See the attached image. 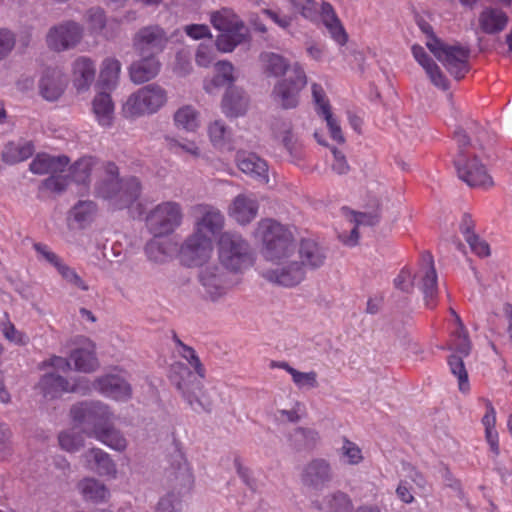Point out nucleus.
Wrapping results in <instances>:
<instances>
[{
  "label": "nucleus",
  "instance_id": "nucleus-1",
  "mask_svg": "<svg viewBox=\"0 0 512 512\" xmlns=\"http://www.w3.org/2000/svg\"><path fill=\"white\" fill-rule=\"evenodd\" d=\"M72 419L83 425L89 436L110 449L122 452L128 442L122 432L112 425L113 413L102 402H83L71 408Z\"/></svg>",
  "mask_w": 512,
  "mask_h": 512
},
{
  "label": "nucleus",
  "instance_id": "nucleus-2",
  "mask_svg": "<svg viewBox=\"0 0 512 512\" xmlns=\"http://www.w3.org/2000/svg\"><path fill=\"white\" fill-rule=\"evenodd\" d=\"M256 236L261 241V254L267 262L273 263L296 255L297 246L292 231L272 219L258 223Z\"/></svg>",
  "mask_w": 512,
  "mask_h": 512
},
{
  "label": "nucleus",
  "instance_id": "nucleus-3",
  "mask_svg": "<svg viewBox=\"0 0 512 512\" xmlns=\"http://www.w3.org/2000/svg\"><path fill=\"white\" fill-rule=\"evenodd\" d=\"M140 182L135 177L118 178V167L114 163L104 165V176L97 186L100 197L109 200L115 209H123L132 204L140 194Z\"/></svg>",
  "mask_w": 512,
  "mask_h": 512
},
{
  "label": "nucleus",
  "instance_id": "nucleus-4",
  "mask_svg": "<svg viewBox=\"0 0 512 512\" xmlns=\"http://www.w3.org/2000/svg\"><path fill=\"white\" fill-rule=\"evenodd\" d=\"M168 102L167 90L150 83L131 93L121 104V114L127 120H136L159 112Z\"/></svg>",
  "mask_w": 512,
  "mask_h": 512
},
{
  "label": "nucleus",
  "instance_id": "nucleus-5",
  "mask_svg": "<svg viewBox=\"0 0 512 512\" xmlns=\"http://www.w3.org/2000/svg\"><path fill=\"white\" fill-rule=\"evenodd\" d=\"M218 258L221 264L233 272H241L254 262L250 244L239 234L225 232L218 241Z\"/></svg>",
  "mask_w": 512,
  "mask_h": 512
},
{
  "label": "nucleus",
  "instance_id": "nucleus-6",
  "mask_svg": "<svg viewBox=\"0 0 512 512\" xmlns=\"http://www.w3.org/2000/svg\"><path fill=\"white\" fill-rule=\"evenodd\" d=\"M173 381L192 410L198 413L212 411L216 397L214 388L204 389L201 382L186 368L181 369L180 379L174 377Z\"/></svg>",
  "mask_w": 512,
  "mask_h": 512
},
{
  "label": "nucleus",
  "instance_id": "nucleus-7",
  "mask_svg": "<svg viewBox=\"0 0 512 512\" xmlns=\"http://www.w3.org/2000/svg\"><path fill=\"white\" fill-rule=\"evenodd\" d=\"M68 164L69 159L66 156L41 153L30 163V171L38 175L50 174L43 182L44 188L60 193L69 186L67 175H63Z\"/></svg>",
  "mask_w": 512,
  "mask_h": 512
},
{
  "label": "nucleus",
  "instance_id": "nucleus-8",
  "mask_svg": "<svg viewBox=\"0 0 512 512\" xmlns=\"http://www.w3.org/2000/svg\"><path fill=\"white\" fill-rule=\"evenodd\" d=\"M456 325L448 344V348L455 354L448 358V365L452 374L458 379L459 390L467 392L469 390L468 374L462 358L469 355L471 344L459 315H456Z\"/></svg>",
  "mask_w": 512,
  "mask_h": 512
},
{
  "label": "nucleus",
  "instance_id": "nucleus-9",
  "mask_svg": "<svg viewBox=\"0 0 512 512\" xmlns=\"http://www.w3.org/2000/svg\"><path fill=\"white\" fill-rule=\"evenodd\" d=\"M44 364L55 370V372L45 374L39 381L38 386L44 398L52 400L60 397L63 393L83 392L81 381L79 383H70L58 374V372L65 373L70 370V362L67 359L53 356Z\"/></svg>",
  "mask_w": 512,
  "mask_h": 512
},
{
  "label": "nucleus",
  "instance_id": "nucleus-10",
  "mask_svg": "<svg viewBox=\"0 0 512 512\" xmlns=\"http://www.w3.org/2000/svg\"><path fill=\"white\" fill-rule=\"evenodd\" d=\"M183 211L179 203L165 201L153 207L146 216V226L154 236H165L182 223Z\"/></svg>",
  "mask_w": 512,
  "mask_h": 512
},
{
  "label": "nucleus",
  "instance_id": "nucleus-11",
  "mask_svg": "<svg viewBox=\"0 0 512 512\" xmlns=\"http://www.w3.org/2000/svg\"><path fill=\"white\" fill-rule=\"evenodd\" d=\"M426 46L456 79L468 72L469 51L459 45H447L435 37H430Z\"/></svg>",
  "mask_w": 512,
  "mask_h": 512
},
{
  "label": "nucleus",
  "instance_id": "nucleus-12",
  "mask_svg": "<svg viewBox=\"0 0 512 512\" xmlns=\"http://www.w3.org/2000/svg\"><path fill=\"white\" fill-rule=\"evenodd\" d=\"M292 76L279 80L273 87L272 98L284 109L295 108L299 102L300 91L307 84V76L299 63L291 67Z\"/></svg>",
  "mask_w": 512,
  "mask_h": 512
},
{
  "label": "nucleus",
  "instance_id": "nucleus-13",
  "mask_svg": "<svg viewBox=\"0 0 512 512\" xmlns=\"http://www.w3.org/2000/svg\"><path fill=\"white\" fill-rule=\"evenodd\" d=\"M271 264V267L264 268L261 271V275L272 284L292 288L299 285L306 278L304 268L299 264L296 255Z\"/></svg>",
  "mask_w": 512,
  "mask_h": 512
},
{
  "label": "nucleus",
  "instance_id": "nucleus-14",
  "mask_svg": "<svg viewBox=\"0 0 512 512\" xmlns=\"http://www.w3.org/2000/svg\"><path fill=\"white\" fill-rule=\"evenodd\" d=\"M204 295L213 302L222 300L232 288L228 275L217 265L204 267L199 274Z\"/></svg>",
  "mask_w": 512,
  "mask_h": 512
},
{
  "label": "nucleus",
  "instance_id": "nucleus-15",
  "mask_svg": "<svg viewBox=\"0 0 512 512\" xmlns=\"http://www.w3.org/2000/svg\"><path fill=\"white\" fill-rule=\"evenodd\" d=\"M82 36V27L68 21L52 27L46 36V42L50 49L61 52L74 48L81 41Z\"/></svg>",
  "mask_w": 512,
  "mask_h": 512
},
{
  "label": "nucleus",
  "instance_id": "nucleus-16",
  "mask_svg": "<svg viewBox=\"0 0 512 512\" xmlns=\"http://www.w3.org/2000/svg\"><path fill=\"white\" fill-rule=\"evenodd\" d=\"M224 223V215L219 209L209 205H200L197 207V218L192 234L208 238L213 242L214 237L222 231Z\"/></svg>",
  "mask_w": 512,
  "mask_h": 512
},
{
  "label": "nucleus",
  "instance_id": "nucleus-17",
  "mask_svg": "<svg viewBox=\"0 0 512 512\" xmlns=\"http://www.w3.org/2000/svg\"><path fill=\"white\" fill-rule=\"evenodd\" d=\"M167 43L165 31L158 26H147L134 36L133 47L138 55H156L163 51Z\"/></svg>",
  "mask_w": 512,
  "mask_h": 512
},
{
  "label": "nucleus",
  "instance_id": "nucleus-18",
  "mask_svg": "<svg viewBox=\"0 0 512 512\" xmlns=\"http://www.w3.org/2000/svg\"><path fill=\"white\" fill-rule=\"evenodd\" d=\"M213 251V242L208 238H202L191 234L180 249L182 262L189 266H201L211 257Z\"/></svg>",
  "mask_w": 512,
  "mask_h": 512
},
{
  "label": "nucleus",
  "instance_id": "nucleus-19",
  "mask_svg": "<svg viewBox=\"0 0 512 512\" xmlns=\"http://www.w3.org/2000/svg\"><path fill=\"white\" fill-rule=\"evenodd\" d=\"M333 479V470L329 461L315 458L304 465L301 472V482L304 486L322 490Z\"/></svg>",
  "mask_w": 512,
  "mask_h": 512
},
{
  "label": "nucleus",
  "instance_id": "nucleus-20",
  "mask_svg": "<svg viewBox=\"0 0 512 512\" xmlns=\"http://www.w3.org/2000/svg\"><path fill=\"white\" fill-rule=\"evenodd\" d=\"M96 390L106 397L117 401H127L131 398L132 389L130 384L119 375H105L96 379L92 387L83 388V393Z\"/></svg>",
  "mask_w": 512,
  "mask_h": 512
},
{
  "label": "nucleus",
  "instance_id": "nucleus-21",
  "mask_svg": "<svg viewBox=\"0 0 512 512\" xmlns=\"http://www.w3.org/2000/svg\"><path fill=\"white\" fill-rule=\"evenodd\" d=\"M414 279H419V287L424 294L426 306L433 308L435 306V297L437 295V273L434 268L433 256L426 252L421 256V267Z\"/></svg>",
  "mask_w": 512,
  "mask_h": 512
},
{
  "label": "nucleus",
  "instance_id": "nucleus-22",
  "mask_svg": "<svg viewBox=\"0 0 512 512\" xmlns=\"http://www.w3.org/2000/svg\"><path fill=\"white\" fill-rule=\"evenodd\" d=\"M238 169L253 180L267 184L269 182V167L267 162L255 153L238 151L235 156Z\"/></svg>",
  "mask_w": 512,
  "mask_h": 512
},
{
  "label": "nucleus",
  "instance_id": "nucleus-23",
  "mask_svg": "<svg viewBox=\"0 0 512 512\" xmlns=\"http://www.w3.org/2000/svg\"><path fill=\"white\" fill-rule=\"evenodd\" d=\"M455 166L460 179L469 186L487 187L492 185V179L485 170V167L476 159L467 163L464 154H459L455 159Z\"/></svg>",
  "mask_w": 512,
  "mask_h": 512
},
{
  "label": "nucleus",
  "instance_id": "nucleus-24",
  "mask_svg": "<svg viewBox=\"0 0 512 512\" xmlns=\"http://www.w3.org/2000/svg\"><path fill=\"white\" fill-rule=\"evenodd\" d=\"M83 465L99 474L112 479L117 477V465L111 456L104 450L93 447L81 455Z\"/></svg>",
  "mask_w": 512,
  "mask_h": 512
},
{
  "label": "nucleus",
  "instance_id": "nucleus-25",
  "mask_svg": "<svg viewBox=\"0 0 512 512\" xmlns=\"http://www.w3.org/2000/svg\"><path fill=\"white\" fill-rule=\"evenodd\" d=\"M66 84L65 75L60 69L48 68L39 79V94L46 101H57L64 93Z\"/></svg>",
  "mask_w": 512,
  "mask_h": 512
},
{
  "label": "nucleus",
  "instance_id": "nucleus-26",
  "mask_svg": "<svg viewBox=\"0 0 512 512\" xmlns=\"http://www.w3.org/2000/svg\"><path fill=\"white\" fill-rule=\"evenodd\" d=\"M96 76L95 62L86 56L77 57L71 65V79L78 92L89 90Z\"/></svg>",
  "mask_w": 512,
  "mask_h": 512
},
{
  "label": "nucleus",
  "instance_id": "nucleus-27",
  "mask_svg": "<svg viewBox=\"0 0 512 512\" xmlns=\"http://www.w3.org/2000/svg\"><path fill=\"white\" fill-rule=\"evenodd\" d=\"M343 213L353 227L351 228L349 235L343 232L339 235V238L345 245L350 247H353L358 243L359 229L361 227L373 226L379 221V216L375 212H356L344 208Z\"/></svg>",
  "mask_w": 512,
  "mask_h": 512
},
{
  "label": "nucleus",
  "instance_id": "nucleus-28",
  "mask_svg": "<svg viewBox=\"0 0 512 512\" xmlns=\"http://www.w3.org/2000/svg\"><path fill=\"white\" fill-rule=\"evenodd\" d=\"M296 259L306 274L308 270L320 268L326 260V254L317 242L306 239L301 241L299 249L296 250Z\"/></svg>",
  "mask_w": 512,
  "mask_h": 512
},
{
  "label": "nucleus",
  "instance_id": "nucleus-29",
  "mask_svg": "<svg viewBox=\"0 0 512 512\" xmlns=\"http://www.w3.org/2000/svg\"><path fill=\"white\" fill-rule=\"evenodd\" d=\"M138 56L140 58L129 67V76L134 84H143L154 79L159 74L161 64L153 55Z\"/></svg>",
  "mask_w": 512,
  "mask_h": 512
},
{
  "label": "nucleus",
  "instance_id": "nucleus-30",
  "mask_svg": "<svg viewBox=\"0 0 512 512\" xmlns=\"http://www.w3.org/2000/svg\"><path fill=\"white\" fill-rule=\"evenodd\" d=\"M250 106L248 94L241 88L231 86L222 99V111L227 117L244 116Z\"/></svg>",
  "mask_w": 512,
  "mask_h": 512
},
{
  "label": "nucleus",
  "instance_id": "nucleus-31",
  "mask_svg": "<svg viewBox=\"0 0 512 512\" xmlns=\"http://www.w3.org/2000/svg\"><path fill=\"white\" fill-rule=\"evenodd\" d=\"M258 202L253 194H239L229 207V215L239 224L251 222L258 213Z\"/></svg>",
  "mask_w": 512,
  "mask_h": 512
},
{
  "label": "nucleus",
  "instance_id": "nucleus-32",
  "mask_svg": "<svg viewBox=\"0 0 512 512\" xmlns=\"http://www.w3.org/2000/svg\"><path fill=\"white\" fill-rule=\"evenodd\" d=\"M412 55L418 64L424 69L431 83L437 88L446 90L448 88V80L442 73L439 66L426 53L425 49L420 45H413L411 48Z\"/></svg>",
  "mask_w": 512,
  "mask_h": 512
},
{
  "label": "nucleus",
  "instance_id": "nucleus-33",
  "mask_svg": "<svg viewBox=\"0 0 512 512\" xmlns=\"http://www.w3.org/2000/svg\"><path fill=\"white\" fill-rule=\"evenodd\" d=\"M92 112L97 123L104 128H110L115 118V105L110 93L98 92L92 100Z\"/></svg>",
  "mask_w": 512,
  "mask_h": 512
},
{
  "label": "nucleus",
  "instance_id": "nucleus-34",
  "mask_svg": "<svg viewBox=\"0 0 512 512\" xmlns=\"http://www.w3.org/2000/svg\"><path fill=\"white\" fill-rule=\"evenodd\" d=\"M319 21L323 23L331 38L337 44L343 46L347 43L348 35L330 3L323 2L321 4V17Z\"/></svg>",
  "mask_w": 512,
  "mask_h": 512
},
{
  "label": "nucleus",
  "instance_id": "nucleus-35",
  "mask_svg": "<svg viewBox=\"0 0 512 512\" xmlns=\"http://www.w3.org/2000/svg\"><path fill=\"white\" fill-rule=\"evenodd\" d=\"M97 206L92 201H79L68 214V225L73 229H84L95 219Z\"/></svg>",
  "mask_w": 512,
  "mask_h": 512
},
{
  "label": "nucleus",
  "instance_id": "nucleus-36",
  "mask_svg": "<svg viewBox=\"0 0 512 512\" xmlns=\"http://www.w3.org/2000/svg\"><path fill=\"white\" fill-rule=\"evenodd\" d=\"M176 251V245L170 239L155 236L145 246V254L149 261L156 264L168 262Z\"/></svg>",
  "mask_w": 512,
  "mask_h": 512
},
{
  "label": "nucleus",
  "instance_id": "nucleus-37",
  "mask_svg": "<svg viewBox=\"0 0 512 512\" xmlns=\"http://www.w3.org/2000/svg\"><path fill=\"white\" fill-rule=\"evenodd\" d=\"M120 74V61L113 57H107L100 66L98 85L103 89L112 91L118 86Z\"/></svg>",
  "mask_w": 512,
  "mask_h": 512
},
{
  "label": "nucleus",
  "instance_id": "nucleus-38",
  "mask_svg": "<svg viewBox=\"0 0 512 512\" xmlns=\"http://www.w3.org/2000/svg\"><path fill=\"white\" fill-rule=\"evenodd\" d=\"M508 24V16L498 8H486L479 16V25L487 34L503 31Z\"/></svg>",
  "mask_w": 512,
  "mask_h": 512
},
{
  "label": "nucleus",
  "instance_id": "nucleus-39",
  "mask_svg": "<svg viewBox=\"0 0 512 512\" xmlns=\"http://www.w3.org/2000/svg\"><path fill=\"white\" fill-rule=\"evenodd\" d=\"M176 128L186 132H196L201 126L200 113L191 105L178 108L173 115Z\"/></svg>",
  "mask_w": 512,
  "mask_h": 512
},
{
  "label": "nucleus",
  "instance_id": "nucleus-40",
  "mask_svg": "<svg viewBox=\"0 0 512 512\" xmlns=\"http://www.w3.org/2000/svg\"><path fill=\"white\" fill-rule=\"evenodd\" d=\"M208 136L215 148L221 150L233 149L232 131L222 120H215L209 124Z\"/></svg>",
  "mask_w": 512,
  "mask_h": 512
},
{
  "label": "nucleus",
  "instance_id": "nucleus-41",
  "mask_svg": "<svg viewBox=\"0 0 512 512\" xmlns=\"http://www.w3.org/2000/svg\"><path fill=\"white\" fill-rule=\"evenodd\" d=\"M34 150L35 147L31 141L10 142L3 149L2 159L8 164H15L28 159Z\"/></svg>",
  "mask_w": 512,
  "mask_h": 512
},
{
  "label": "nucleus",
  "instance_id": "nucleus-42",
  "mask_svg": "<svg viewBox=\"0 0 512 512\" xmlns=\"http://www.w3.org/2000/svg\"><path fill=\"white\" fill-rule=\"evenodd\" d=\"M75 369L81 372L89 373L97 369L98 361L95 357L94 345L88 342L83 348L74 350L70 356Z\"/></svg>",
  "mask_w": 512,
  "mask_h": 512
},
{
  "label": "nucleus",
  "instance_id": "nucleus-43",
  "mask_svg": "<svg viewBox=\"0 0 512 512\" xmlns=\"http://www.w3.org/2000/svg\"><path fill=\"white\" fill-rule=\"evenodd\" d=\"M77 488L85 500L101 502L109 496V490L105 484L95 478L82 479Z\"/></svg>",
  "mask_w": 512,
  "mask_h": 512
},
{
  "label": "nucleus",
  "instance_id": "nucleus-44",
  "mask_svg": "<svg viewBox=\"0 0 512 512\" xmlns=\"http://www.w3.org/2000/svg\"><path fill=\"white\" fill-rule=\"evenodd\" d=\"M482 424L485 428V439L489 445L490 452L495 456L500 455L499 435L495 428L496 411L491 404L487 405V410L482 418Z\"/></svg>",
  "mask_w": 512,
  "mask_h": 512
},
{
  "label": "nucleus",
  "instance_id": "nucleus-45",
  "mask_svg": "<svg viewBox=\"0 0 512 512\" xmlns=\"http://www.w3.org/2000/svg\"><path fill=\"white\" fill-rule=\"evenodd\" d=\"M216 75L210 81H206L204 89L208 93H213L214 89L219 86L230 85L236 81L235 69L230 62L221 61L216 64Z\"/></svg>",
  "mask_w": 512,
  "mask_h": 512
},
{
  "label": "nucleus",
  "instance_id": "nucleus-46",
  "mask_svg": "<svg viewBox=\"0 0 512 512\" xmlns=\"http://www.w3.org/2000/svg\"><path fill=\"white\" fill-rule=\"evenodd\" d=\"M247 37L246 27L222 31L216 40L217 49L224 53L231 52L237 45L246 41Z\"/></svg>",
  "mask_w": 512,
  "mask_h": 512
},
{
  "label": "nucleus",
  "instance_id": "nucleus-47",
  "mask_svg": "<svg viewBox=\"0 0 512 512\" xmlns=\"http://www.w3.org/2000/svg\"><path fill=\"white\" fill-rule=\"evenodd\" d=\"M94 165L91 157H85L77 161L69 169H65L63 175H67L69 184L74 181L80 185H86L90 179V174Z\"/></svg>",
  "mask_w": 512,
  "mask_h": 512
},
{
  "label": "nucleus",
  "instance_id": "nucleus-48",
  "mask_svg": "<svg viewBox=\"0 0 512 512\" xmlns=\"http://www.w3.org/2000/svg\"><path fill=\"white\" fill-rule=\"evenodd\" d=\"M274 136L279 140L291 156H297L300 149V144L291 130V125L288 122H278L275 124Z\"/></svg>",
  "mask_w": 512,
  "mask_h": 512
},
{
  "label": "nucleus",
  "instance_id": "nucleus-49",
  "mask_svg": "<svg viewBox=\"0 0 512 512\" xmlns=\"http://www.w3.org/2000/svg\"><path fill=\"white\" fill-rule=\"evenodd\" d=\"M164 142L166 148L176 155L187 153L194 158H199L202 155L201 148L194 140L165 136Z\"/></svg>",
  "mask_w": 512,
  "mask_h": 512
},
{
  "label": "nucleus",
  "instance_id": "nucleus-50",
  "mask_svg": "<svg viewBox=\"0 0 512 512\" xmlns=\"http://www.w3.org/2000/svg\"><path fill=\"white\" fill-rule=\"evenodd\" d=\"M260 61L264 71L276 77L285 74L289 67L288 61L283 56L272 52L262 53Z\"/></svg>",
  "mask_w": 512,
  "mask_h": 512
},
{
  "label": "nucleus",
  "instance_id": "nucleus-51",
  "mask_svg": "<svg viewBox=\"0 0 512 512\" xmlns=\"http://www.w3.org/2000/svg\"><path fill=\"white\" fill-rule=\"evenodd\" d=\"M211 23L220 32L245 27L243 22L228 10L213 13Z\"/></svg>",
  "mask_w": 512,
  "mask_h": 512
},
{
  "label": "nucleus",
  "instance_id": "nucleus-52",
  "mask_svg": "<svg viewBox=\"0 0 512 512\" xmlns=\"http://www.w3.org/2000/svg\"><path fill=\"white\" fill-rule=\"evenodd\" d=\"M293 10L306 20L316 23L321 17V7L314 0H289Z\"/></svg>",
  "mask_w": 512,
  "mask_h": 512
},
{
  "label": "nucleus",
  "instance_id": "nucleus-53",
  "mask_svg": "<svg viewBox=\"0 0 512 512\" xmlns=\"http://www.w3.org/2000/svg\"><path fill=\"white\" fill-rule=\"evenodd\" d=\"M176 469L174 472V484L179 485L181 489L188 491L193 482V476L187 461L181 453L176 455Z\"/></svg>",
  "mask_w": 512,
  "mask_h": 512
},
{
  "label": "nucleus",
  "instance_id": "nucleus-54",
  "mask_svg": "<svg viewBox=\"0 0 512 512\" xmlns=\"http://www.w3.org/2000/svg\"><path fill=\"white\" fill-rule=\"evenodd\" d=\"M61 448L67 452H77L84 446V437L74 429L63 431L58 436Z\"/></svg>",
  "mask_w": 512,
  "mask_h": 512
},
{
  "label": "nucleus",
  "instance_id": "nucleus-55",
  "mask_svg": "<svg viewBox=\"0 0 512 512\" xmlns=\"http://www.w3.org/2000/svg\"><path fill=\"white\" fill-rule=\"evenodd\" d=\"M339 455L344 463L348 465H358L363 461L360 447L348 439L343 440L342 446L339 448Z\"/></svg>",
  "mask_w": 512,
  "mask_h": 512
},
{
  "label": "nucleus",
  "instance_id": "nucleus-56",
  "mask_svg": "<svg viewBox=\"0 0 512 512\" xmlns=\"http://www.w3.org/2000/svg\"><path fill=\"white\" fill-rule=\"evenodd\" d=\"M183 507L182 495L172 491L159 499L155 510L156 512H182Z\"/></svg>",
  "mask_w": 512,
  "mask_h": 512
},
{
  "label": "nucleus",
  "instance_id": "nucleus-57",
  "mask_svg": "<svg viewBox=\"0 0 512 512\" xmlns=\"http://www.w3.org/2000/svg\"><path fill=\"white\" fill-rule=\"evenodd\" d=\"M291 375L293 383L299 389H314L318 387L317 373L315 371L301 372L295 369Z\"/></svg>",
  "mask_w": 512,
  "mask_h": 512
},
{
  "label": "nucleus",
  "instance_id": "nucleus-58",
  "mask_svg": "<svg viewBox=\"0 0 512 512\" xmlns=\"http://www.w3.org/2000/svg\"><path fill=\"white\" fill-rule=\"evenodd\" d=\"M328 506L333 512H351L353 507L349 496L341 491L334 492L329 496Z\"/></svg>",
  "mask_w": 512,
  "mask_h": 512
},
{
  "label": "nucleus",
  "instance_id": "nucleus-59",
  "mask_svg": "<svg viewBox=\"0 0 512 512\" xmlns=\"http://www.w3.org/2000/svg\"><path fill=\"white\" fill-rule=\"evenodd\" d=\"M1 332L9 342L15 345H26L29 342V337L17 330L9 320L1 323Z\"/></svg>",
  "mask_w": 512,
  "mask_h": 512
},
{
  "label": "nucleus",
  "instance_id": "nucleus-60",
  "mask_svg": "<svg viewBox=\"0 0 512 512\" xmlns=\"http://www.w3.org/2000/svg\"><path fill=\"white\" fill-rule=\"evenodd\" d=\"M180 349L179 354L187 360V362L195 369L196 373L199 375V377L204 378L205 376V369L202 366L195 350L185 344H183L181 341H177Z\"/></svg>",
  "mask_w": 512,
  "mask_h": 512
},
{
  "label": "nucleus",
  "instance_id": "nucleus-61",
  "mask_svg": "<svg viewBox=\"0 0 512 512\" xmlns=\"http://www.w3.org/2000/svg\"><path fill=\"white\" fill-rule=\"evenodd\" d=\"M57 271L62 276V278L69 283L70 285L77 287L83 291L88 290V285L84 282V280L77 274V272L64 264L63 262L57 268Z\"/></svg>",
  "mask_w": 512,
  "mask_h": 512
},
{
  "label": "nucleus",
  "instance_id": "nucleus-62",
  "mask_svg": "<svg viewBox=\"0 0 512 512\" xmlns=\"http://www.w3.org/2000/svg\"><path fill=\"white\" fill-rule=\"evenodd\" d=\"M302 412V405L297 402L291 409L276 410L274 418L279 423H295L300 420Z\"/></svg>",
  "mask_w": 512,
  "mask_h": 512
},
{
  "label": "nucleus",
  "instance_id": "nucleus-63",
  "mask_svg": "<svg viewBox=\"0 0 512 512\" xmlns=\"http://www.w3.org/2000/svg\"><path fill=\"white\" fill-rule=\"evenodd\" d=\"M321 116L326 121V125L329 129L331 138L337 143H344L345 138L342 133L341 127L337 119L333 116L331 110H325V113L321 114Z\"/></svg>",
  "mask_w": 512,
  "mask_h": 512
},
{
  "label": "nucleus",
  "instance_id": "nucleus-64",
  "mask_svg": "<svg viewBox=\"0 0 512 512\" xmlns=\"http://www.w3.org/2000/svg\"><path fill=\"white\" fill-rule=\"evenodd\" d=\"M87 22L89 24V29L92 32H100L106 23L104 11L98 7L91 8L87 12Z\"/></svg>",
  "mask_w": 512,
  "mask_h": 512
}]
</instances>
